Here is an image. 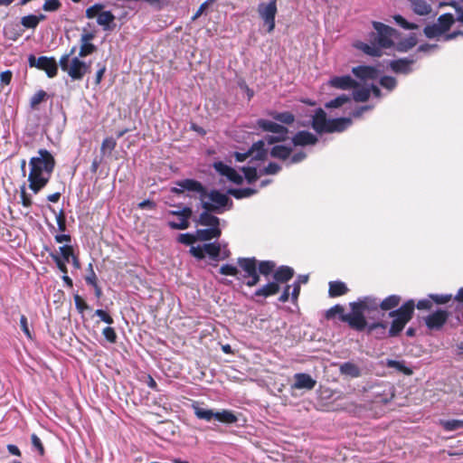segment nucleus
<instances>
[{"instance_id":"f257e3e1","label":"nucleus","mask_w":463,"mask_h":463,"mask_svg":"<svg viewBox=\"0 0 463 463\" xmlns=\"http://www.w3.org/2000/svg\"><path fill=\"white\" fill-rule=\"evenodd\" d=\"M185 191L199 194L203 208L206 211L221 213L230 202L226 194L218 191L213 190L208 194L202 184L194 179L179 181L176 183V186L171 188V192L177 194Z\"/></svg>"},{"instance_id":"f03ea898","label":"nucleus","mask_w":463,"mask_h":463,"mask_svg":"<svg viewBox=\"0 0 463 463\" xmlns=\"http://www.w3.org/2000/svg\"><path fill=\"white\" fill-rule=\"evenodd\" d=\"M372 24L375 32L370 33V43L359 42L355 43V47L367 55L379 57L383 53V49L394 45V41L398 38L399 33L380 22L373 21Z\"/></svg>"},{"instance_id":"7ed1b4c3","label":"nucleus","mask_w":463,"mask_h":463,"mask_svg":"<svg viewBox=\"0 0 463 463\" xmlns=\"http://www.w3.org/2000/svg\"><path fill=\"white\" fill-rule=\"evenodd\" d=\"M29 165V187L34 194H37L47 184L53 171L55 161L48 150L40 149L38 156L32 157Z\"/></svg>"},{"instance_id":"20e7f679","label":"nucleus","mask_w":463,"mask_h":463,"mask_svg":"<svg viewBox=\"0 0 463 463\" xmlns=\"http://www.w3.org/2000/svg\"><path fill=\"white\" fill-rule=\"evenodd\" d=\"M352 124L350 118H327L322 109H317L312 116V128L319 134L342 132Z\"/></svg>"},{"instance_id":"39448f33","label":"nucleus","mask_w":463,"mask_h":463,"mask_svg":"<svg viewBox=\"0 0 463 463\" xmlns=\"http://www.w3.org/2000/svg\"><path fill=\"white\" fill-rule=\"evenodd\" d=\"M76 52V46H73L69 53L63 54L60 61L59 65L62 71L66 72L69 77L73 80H81L84 76L90 71V63H87L74 56H71Z\"/></svg>"},{"instance_id":"423d86ee","label":"nucleus","mask_w":463,"mask_h":463,"mask_svg":"<svg viewBox=\"0 0 463 463\" xmlns=\"http://www.w3.org/2000/svg\"><path fill=\"white\" fill-rule=\"evenodd\" d=\"M414 308V300L409 299L396 310L389 312V317L392 318L388 331L389 336H396L403 330L406 324L411 319Z\"/></svg>"},{"instance_id":"0eeeda50","label":"nucleus","mask_w":463,"mask_h":463,"mask_svg":"<svg viewBox=\"0 0 463 463\" xmlns=\"http://www.w3.org/2000/svg\"><path fill=\"white\" fill-rule=\"evenodd\" d=\"M238 266L242 269L243 274L241 277H238V279H245V284L248 287L256 286L260 277L257 270V260L256 258H239L237 260Z\"/></svg>"},{"instance_id":"6e6552de","label":"nucleus","mask_w":463,"mask_h":463,"mask_svg":"<svg viewBox=\"0 0 463 463\" xmlns=\"http://www.w3.org/2000/svg\"><path fill=\"white\" fill-rule=\"evenodd\" d=\"M257 125L262 130L274 134L273 136L265 137V139L263 140L265 144L268 143L269 145H271L276 142L284 141L288 137V128L271 120L260 118L257 121Z\"/></svg>"},{"instance_id":"1a4fd4ad","label":"nucleus","mask_w":463,"mask_h":463,"mask_svg":"<svg viewBox=\"0 0 463 463\" xmlns=\"http://www.w3.org/2000/svg\"><path fill=\"white\" fill-rule=\"evenodd\" d=\"M28 63L30 67L44 71L49 78H53L57 75L58 64L53 57L40 56L36 58L34 55L30 54Z\"/></svg>"},{"instance_id":"9d476101","label":"nucleus","mask_w":463,"mask_h":463,"mask_svg":"<svg viewBox=\"0 0 463 463\" xmlns=\"http://www.w3.org/2000/svg\"><path fill=\"white\" fill-rule=\"evenodd\" d=\"M278 12L277 0H269V3H260L258 5V13L270 33L275 28V17Z\"/></svg>"},{"instance_id":"9b49d317","label":"nucleus","mask_w":463,"mask_h":463,"mask_svg":"<svg viewBox=\"0 0 463 463\" xmlns=\"http://www.w3.org/2000/svg\"><path fill=\"white\" fill-rule=\"evenodd\" d=\"M352 312L346 315H343L341 319L347 322L349 326L358 331L364 330L367 326L366 316L363 310H360L353 303L350 304Z\"/></svg>"},{"instance_id":"f8f14e48","label":"nucleus","mask_w":463,"mask_h":463,"mask_svg":"<svg viewBox=\"0 0 463 463\" xmlns=\"http://www.w3.org/2000/svg\"><path fill=\"white\" fill-rule=\"evenodd\" d=\"M369 318H375L380 314V300L373 297H365L357 302H353Z\"/></svg>"},{"instance_id":"ddd939ff","label":"nucleus","mask_w":463,"mask_h":463,"mask_svg":"<svg viewBox=\"0 0 463 463\" xmlns=\"http://www.w3.org/2000/svg\"><path fill=\"white\" fill-rule=\"evenodd\" d=\"M266 155L267 149L265 148V142L258 141L245 153L235 152L234 157L237 162H243L248 157H251L252 160H262L266 157Z\"/></svg>"},{"instance_id":"4468645a","label":"nucleus","mask_w":463,"mask_h":463,"mask_svg":"<svg viewBox=\"0 0 463 463\" xmlns=\"http://www.w3.org/2000/svg\"><path fill=\"white\" fill-rule=\"evenodd\" d=\"M415 61L416 59L412 57L393 60L389 62V67L395 73L407 75L413 71L412 65Z\"/></svg>"},{"instance_id":"2eb2a0df","label":"nucleus","mask_w":463,"mask_h":463,"mask_svg":"<svg viewBox=\"0 0 463 463\" xmlns=\"http://www.w3.org/2000/svg\"><path fill=\"white\" fill-rule=\"evenodd\" d=\"M213 167L221 175L227 177L229 181L236 184H240L243 181V177L235 169L222 162H215Z\"/></svg>"},{"instance_id":"dca6fc26","label":"nucleus","mask_w":463,"mask_h":463,"mask_svg":"<svg viewBox=\"0 0 463 463\" xmlns=\"http://www.w3.org/2000/svg\"><path fill=\"white\" fill-rule=\"evenodd\" d=\"M353 89V99L357 102L366 101L369 99L371 93H373V96L376 98H381L380 89L373 84H372L370 87L364 86L361 88H359L357 85L355 88Z\"/></svg>"},{"instance_id":"f3484780","label":"nucleus","mask_w":463,"mask_h":463,"mask_svg":"<svg viewBox=\"0 0 463 463\" xmlns=\"http://www.w3.org/2000/svg\"><path fill=\"white\" fill-rule=\"evenodd\" d=\"M448 312L437 310L425 317V324L430 329H439L448 319Z\"/></svg>"},{"instance_id":"a211bd4d","label":"nucleus","mask_w":463,"mask_h":463,"mask_svg":"<svg viewBox=\"0 0 463 463\" xmlns=\"http://www.w3.org/2000/svg\"><path fill=\"white\" fill-rule=\"evenodd\" d=\"M295 382L291 388L298 390H312L316 386V380L309 374L305 373H298L294 375Z\"/></svg>"},{"instance_id":"6ab92c4d","label":"nucleus","mask_w":463,"mask_h":463,"mask_svg":"<svg viewBox=\"0 0 463 463\" xmlns=\"http://www.w3.org/2000/svg\"><path fill=\"white\" fill-rule=\"evenodd\" d=\"M330 86L340 90H349L355 88L357 82L349 75L335 76L330 79Z\"/></svg>"},{"instance_id":"aec40b11","label":"nucleus","mask_w":463,"mask_h":463,"mask_svg":"<svg viewBox=\"0 0 463 463\" xmlns=\"http://www.w3.org/2000/svg\"><path fill=\"white\" fill-rule=\"evenodd\" d=\"M352 71L355 77L362 80H374L378 77L379 74V71L376 68L364 65L354 67Z\"/></svg>"},{"instance_id":"412c9836","label":"nucleus","mask_w":463,"mask_h":463,"mask_svg":"<svg viewBox=\"0 0 463 463\" xmlns=\"http://www.w3.org/2000/svg\"><path fill=\"white\" fill-rule=\"evenodd\" d=\"M339 373L341 375L350 378H359L363 374L362 369L352 361L341 364L339 365Z\"/></svg>"},{"instance_id":"4be33fe9","label":"nucleus","mask_w":463,"mask_h":463,"mask_svg":"<svg viewBox=\"0 0 463 463\" xmlns=\"http://www.w3.org/2000/svg\"><path fill=\"white\" fill-rule=\"evenodd\" d=\"M192 209L190 207H184L182 210H181V213L183 214V217H179V221L178 222H174V221H171V222H168V225L170 228L174 229V230H184V229H187L189 227V219L190 217L192 216Z\"/></svg>"},{"instance_id":"5701e85b","label":"nucleus","mask_w":463,"mask_h":463,"mask_svg":"<svg viewBox=\"0 0 463 463\" xmlns=\"http://www.w3.org/2000/svg\"><path fill=\"white\" fill-rule=\"evenodd\" d=\"M317 142V137L308 131H298L292 138L294 146H307L315 145Z\"/></svg>"},{"instance_id":"b1692460","label":"nucleus","mask_w":463,"mask_h":463,"mask_svg":"<svg viewBox=\"0 0 463 463\" xmlns=\"http://www.w3.org/2000/svg\"><path fill=\"white\" fill-rule=\"evenodd\" d=\"M294 276V269L288 266H280L273 274L274 281L278 284L287 282Z\"/></svg>"},{"instance_id":"393cba45","label":"nucleus","mask_w":463,"mask_h":463,"mask_svg":"<svg viewBox=\"0 0 463 463\" xmlns=\"http://www.w3.org/2000/svg\"><path fill=\"white\" fill-rule=\"evenodd\" d=\"M279 291V284L275 281H271V282H269V283L263 285L260 288H258L255 291L254 296L261 297V298H265L276 295Z\"/></svg>"},{"instance_id":"a878e982","label":"nucleus","mask_w":463,"mask_h":463,"mask_svg":"<svg viewBox=\"0 0 463 463\" xmlns=\"http://www.w3.org/2000/svg\"><path fill=\"white\" fill-rule=\"evenodd\" d=\"M411 8L419 15H428L432 12L431 5L426 0H410Z\"/></svg>"},{"instance_id":"bb28decb","label":"nucleus","mask_w":463,"mask_h":463,"mask_svg":"<svg viewBox=\"0 0 463 463\" xmlns=\"http://www.w3.org/2000/svg\"><path fill=\"white\" fill-rule=\"evenodd\" d=\"M221 229L219 227H209L207 229H199L196 231V237L199 241H210L213 238L221 236Z\"/></svg>"},{"instance_id":"cd10ccee","label":"nucleus","mask_w":463,"mask_h":463,"mask_svg":"<svg viewBox=\"0 0 463 463\" xmlns=\"http://www.w3.org/2000/svg\"><path fill=\"white\" fill-rule=\"evenodd\" d=\"M211 212L204 210L199 216L198 223L208 227H219L220 219L211 214Z\"/></svg>"},{"instance_id":"c85d7f7f","label":"nucleus","mask_w":463,"mask_h":463,"mask_svg":"<svg viewBox=\"0 0 463 463\" xmlns=\"http://www.w3.org/2000/svg\"><path fill=\"white\" fill-rule=\"evenodd\" d=\"M214 419L220 422L226 424H232L237 422L238 417L235 413L229 410H222L221 411H216L214 415Z\"/></svg>"},{"instance_id":"c756f323","label":"nucleus","mask_w":463,"mask_h":463,"mask_svg":"<svg viewBox=\"0 0 463 463\" xmlns=\"http://www.w3.org/2000/svg\"><path fill=\"white\" fill-rule=\"evenodd\" d=\"M292 152V149L290 147H288L286 146H274L270 150V156L275 158H279L281 160L289 159V156Z\"/></svg>"},{"instance_id":"7c9ffc66","label":"nucleus","mask_w":463,"mask_h":463,"mask_svg":"<svg viewBox=\"0 0 463 463\" xmlns=\"http://www.w3.org/2000/svg\"><path fill=\"white\" fill-rule=\"evenodd\" d=\"M193 410L195 416L200 420L211 421L214 419L215 412L213 410L203 408L198 404H193Z\"/></svg>"},{"instance_id":"2f4dec72","label":"nucleus","mask_w":463,"mask_h":463,"mask_svg":"<svg viewBox=\"0 0 463 463\" xmlns=\"http://www.w3.org/2000/svg\"><path fill=\"white\" fill-rule=\"evenodd\" d=\"M276 263L272 260H257V270L259 275L269 276L275 269Z\"/></svg>"},{"instance_id":"473e14b6","label":"nucleus","mask_w":463,"mask_h":463,"mask_svg":"<svg viewBox=\"0 0 463 463\" xmlns=\"http://www.w3.org/2000/svg\"><path fill=\"white\" fill-rule=\"evenodd\" d=\"M347 287L344 282L332 281L329 283V296L339 297L347 292Z\"/></svg>"},{"instance_id":"72a5a7b5","label":"nucleus","mask_w":463,"mask_h":463,"mask_svg":"<svg viewBox=\"0 0 463 463\" xmlns=\"http://www.w3.org/2000/svg\"><path fill=\"white\" fill-rule=\"evenodd\" d=\"M401 302V297L398 295H391L380 301V308L387 311L396 307Z\"/></svg>"},{"instance_id":"f704fd0d","label":"nucleus","mask_w":463,"mask_h":463,"mask_svg":"<svg viewBox=\"0 0 463 463\" xmlns=\"http://www.w3.org/2000/svg\"><path fill=\"white\" fill-rule=\"evenodd\" d=\"M417 44V38L415 34H411L409 37L399 42L396 45V50L402 52H408Z\"/></svg>"},{"instance_id":"c9c22d12","label":"nucleus","mask_w":463,"mask_h":463,"mask_svg":"<svg viewBox=\"0 0 463 463\" xmlns=\"http://www.w3.org/2000/svg\"><path fill=\"white\" fill-rule=\"evenodd\" d=\"M269 115L277 121L281 122L286 125H290L294 122L295 117L291 112L284 111V112H270Z\"/></svg>"},{"instance_id":"e433bc0d","label":"nucleus","mask_w":463,"mask_h":463,"mask_svg":"<svg viewBox=\"0 0 463 463\" xmlns=\"http://www.w3.org/2000/svg\"><path fill=\"white\" fill-rule=\"evenodd\" d=\"M228 194L235 197L236 199L247 198L254 194H256V190L252 188H231L228 190Z\"/></svg>"},{"instance_id":"4c0bfd02","label":"nucleus","mask_w":463,"mask_h":463,"mask_svg":"<svg viewBox=\"0 0 463 463\" xmlns=\"http://www.w3.org/2000/svg\"><path fill=\"white\" fill-rule=\"evenodd\" d=\"M387 326L383 323H373L368 326V331L373 333L378 338H384L388 333L386 332Z\"/></svg>"},{"instance_id":"58836bf2","label":"nucleus","mask_w":463,"mask_h":463,"mask_svg":"<svg viewBox=\"0 0 463 463\" xmlns=\"http://www.w3.org/2000/svg\"><path fill=\"white\" fill-rule=\"evenodd\" d=\"M386 365L389 368H394L399 372L403 373L406 375L412 374V370L407 367L404 364V362L402 361H396L392 359H387Z\"/></svg>"},{"instance_id":"ea45409f","label":"nucleus","mask_w":463,"mask_h":463,"mask_svg":"<svg viewBox=\"0 0 463 463\" xmlns=\"http://www.w3.org/2000/svg\"><path fill=\"white\" fill-rule=\"evenodd\" d=\"M115 16L110 11H105L99 14L97 18L98 24L104 26V29H108L109 25L114 21Z\"/></svg>"},{"instance_id":"a19ab883","label":"nucleus","mask_w":463,"mask_h":463,"mask_svg":"<svg viewBox=\"0 0 463 463\" xmlns=\"http://www.w3.org/2000/svg\"><path fill=\"white\" fill-rule=\"evenodd\" d=\"M455 19L451 14H444L438 18L437 24L440 25L441 30L445 33L452 25Z\"/></svg>"},{"instance_id":"79ce46f5","label":"nucleus","mask_w":463,"mask_h":463,"mask_svg":"<svg viewBox=\"0 0 463 463\" xmlns=\"http://www.w3.org/2000/svg\"><path fill=\"white\" fill-rule=\"evenodd\" d=\"M351 98L346 94H342L335 99L326 103L325 107L327 109L340 108L344 104L350 102Z\"/></svg>"},{"instance_id":"37998d69","label":"nucleus","mask_w":463,"mask_h":463,"mask_svg":"<svg viewBox=\"0 0 463 463\" xmlns=\"http://www.w3.org/2000/svg\"><path fill=\"white\" fill-rule=\"evenodd\" d=\"M424 33L426 37L428 38H436L442 36L444 34L443 31L440 28V25H439L437 23L433 24L431 25H427L424 28Z\"/></svg>"},{"instance_id":"c03bdc74","label":"nucleus","mask_w":463,"mask_h":463,"mask_svg":"<svg viewBox=\"0 0 463 463\" xmlns=\"http://www.w3.org/2000/svg\"><path fill=\"white\" fill-rule=\"evenodd\" d=\"M204 255H208L211 258H217L221 252V246L218 242L205 243L203 244Z\"/></svg>"},{"instance_id":"a18cd8bd","label":"nucleus","mask_w":463,"mask_h":463,"mask_svg":"<svg viewBox=\"0 0 463 463\" xmlns=\"http://www.w3.org/2000/svg\"><path fill=\"white\" fill-rule=\"evenodd\" d=\"M241 170L243 172L244 176L248 183H253L257 180L258 175H257V168L255 165H247L241 168Z\"/></svg>"},{"instance_id":"49530a36","label":"nucleus","mask_w":463,"mask_h":463,"mask_svg":"<svg viewBox=\"0 0 463 463\" xmlns=\"http://www.w3.org/2000/svg\"><path fill=\"white\" fill-rule=\"evenodd\" d=\"M117 142L113 137H106L101 144L100 151L103 155H110L116 147Z\"/></svg>"},{"instance_id":"de8ad7c7","label":"nucleus","mask_w":463,"mask_h":463,"mask_svg":"<svg viewBox=\"0 0 463 463\" xmlns=\"http://www.w3.org/2000/svg\"><path fill=\"white\" fill-rule=\"evenodd\" d=\"M380 85L388 91L393 90L397 86V80L392 76H383L380 79Z\"/></svg>"},{"instance_id":"09e8293b","label":"nucleus","mask_w":463,"mask_h":463,"mask_svg":"<svg viewBox=\"0 0 463 463\" xmlns=\"http://www.w3.org/2000/svg\"><path fill=\"white\" fill-rule=\"evenodd\" d=\"M21 24L26 29L34 30L37 25V20L35 14H28L21 18Z\"/></svg>"},{"instance_id":"8fccbe9b","label":"nucleus","mask_w":463,"mask_h":463,"mask_svg":"<svg viewBox=\"0 0 463 463\" xmlns=\"http://www.w3.org/2000/svg\"><path fill=\"white\" fill-rule=\"evenodd\" d=\"M47 97V93L41 90L33 95L30 99V106L33 109H37V106L42 103Z\"/></svg>"},{"instance_id":"3c124183","label":"nucleus","mask_w":463,"mask_h":463,"mask_svg":"<svg viewBox=\"0 0 463 463\" xmlns=\"http://www.w3.org/2000/svg\"><path fill=\"white\" fill-rule=\"evenodd\" d=\"M96 46L91 43H80V48L79 52L80 58L86 57L96 51Z\"/></svg>"},{"instance_id":"603ef678","label":"nucleus","mask_w":463,"mask_h":463,"mask_svg":"<svg viewBox=\"0 0 463 463\" xmlns=\"http://www.w3.org/2000/svg\"><path fill=\"white\" fill-rule=\"evenodd\" d=\"M429 298L436 304H446L452 299L451 294H430Z\"/></svg>"},{"instance_id":"864d4df0","label":"nucleus","mask_w":463,"mask_h":463,"mask_svg":"<svg viewBox=\"0 0 463 463\" xmlns=\"http://www.w3.org/2000/svg\"><path fill=\"white\" fill-rule=\"evenodd\" d=\"M393 19L396 22V24H399L403 29L412 30L418 28L417 24L408 22L400 14L394 15Z\"/></svg>"},{"instance_id":"5fc2aeb1","label":"nucleus","mask_w":463,"mask_h":463,"mask_svg":"<svg viewBox=\"0 0 463 463\" xmlns=\"http://www.w3.org/2000/svg\"><path fill=\"white\" fill-rule=\"evenodd\" d=\"M220 273L225 276H234L238 278L239 269L233 265L224 264L220 268Z\"/></svg>"},{"instance_id":"6e6d98bb","label":"nucleus","mask_w":463,"mask_h":463,"mask_svg":"<svg viewBox=\"0 0 463 463\" xmlns=\"http://www.w3.org/2000/svg\"><path fill=\"white\" fill-rule=\"evenodd\" d=\"M61 6L60 0H45L43 9L45 12H55Z\"/></svg>"},{"instance_id":"4d7b16f0","label":"nucleus","mask_w":463,"mask_h":463,"mask_svg":"<svg viewBox=\"0 0 463 463\" xmlns=\"http://www.w3.org/2000/svg\"><path fill=\"white\" fill-rule=\"evenodd\" d=\"M281 169V166L274 162H270L267 166H265L262 170H260L261 175H275L279 173Z\"/></svg>"},{"instance_id":"13d9d810","label":"nucleus","mask_w":463,"mask_h":463,"mask_svg":"<svg viewBox=\"0 0 463 463\" xmlns=\"http://www.w3.org/2000/svg\"><path fill=\"white\" fill-rule=\"evenodd\" d=\"M51 258L55 262L57 268L63 273L67 274L68 269L65 261L61 260V258L57 253H51Z\"/></svg>"},{"instance_id":"bf43d9fd","label":"nucleus","mask_w":463,"mask_h":463,"mask_svg":"<svg viewBox=\"0 0 463 463\" xmlns=\"http://www.w3.org/2000/svg\"><path fill=\"white\" fill-rule=\"evenodd\" d=\"M196 234L182 233L178 236V241L184 245H191L197 241Z\"/></svg>"},{"instance_id":"052dcab7","label":"nucleus","mask_w":463,"mask_h":463,"mask_svg":"<svg viewBox=\"0 0 463 463\" xmlns=\"http://www.w3.org/2000/svg\"><path fill=\"white\" fill-rule=\"evenodd\" d=\"M103 5L95 4L86 10V17L89 19L94 18L103 9Z\"/></svg>"},{"instance_id":"680f3d73","label":"nucleus","mask_w":463,"mask_h":463,"mask_svg":"<svg viewBox=\"0 0 463 463\" xmlns=\"http://www.w3.org/2000/svg\"><path fill=\"white\" fill-rule=\"evenodd\" d=\"M61 255V260L65 262H69L70 258L73 255V250L71 246L64 245L59 248Z\"/></svg>"},{"instance_id":"e2e57ef3","label":"nucleus","mask_w":463,"mask_h":463,"mask_svg":"<svg viewBox=\"0 0 463 463\" xmlns=\"http://www.w3.org/2000/svg\"><path fill=\"white\" fill-rule=\"evenodd\" d=\"M443 426L445 430L452 431L458 430L459 428L463 427V421L458 420H447L443 423Z\"/></svg>"},{"instance_id":"0e129e2a","label":"nucleus","mask_w":463,"mask_h":463,"mask_svg":"<svg viewBox=\"0 0 463 463\" xmlns=\"http://www.w3.org/2000/svg\"><path fill=\"white\" fill-rule=\"evenodd\" d=\"M102 334L104 337L111 344L116 343L117 341V334L114 328L110 326H107L103 329Z\"/></svg>"},{"instance_id":"69168bd1","label":"nucleus","mask_w":463,"mask_h":463,"mask_svg":"<svg viewBox=\"0 0 463 463\" xmlns=\"http://www.w3.org/2000/svg\"><path fill=\"white\" fill-rule=\"evenodd\" d=\"M56 222L60 232H64L66 230V219L64 211L62 209L60 210L58 213H56Z\"/></svg>"},{"instance_id":"338daca9","label":"nucleus","mask_w":463,"mask_h":463,"mask_svg":"<svg viewBox=\"0 0 463 463\" xmlns=\"http://www.w3.org/2000/svg\"><path fill=\"white\" fill-rule=\"evenodd\" d=\"M95 315L99 317L103 322L111 325L114 323L113 318L104 310L97 309Z\"/></svg>"},{"instance_id":"774afa93","label":"nucleus","mask_w":463,"mask_h":463,"mask_svg":"<svg viewBox=\"0 0 463 463\" xmlns=\"http://www.w3.org/2000/svg\"><path fill=\"white\" fill-rule=\"evenodd\" d=\"M454 300L457 302L456 310L459 311L463 308V288H459L457 295L454 297Z\"/></svg>"}]
</instances>
